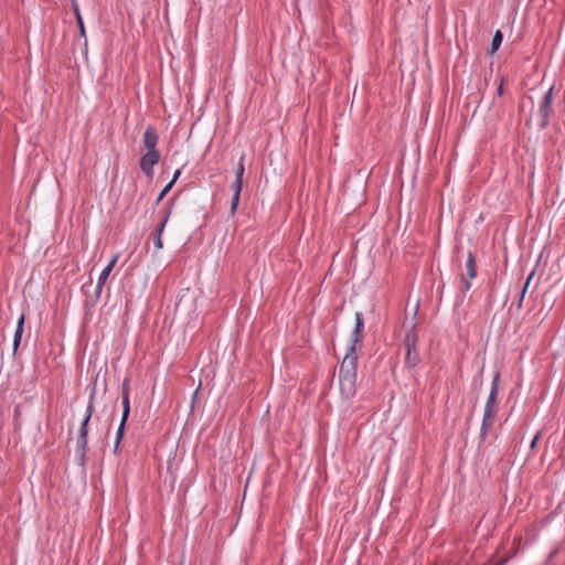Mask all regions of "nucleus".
<instances>
[{
  "label": "nucleus",
  "instance_id": "f8f14e48",
  "mask_svg": "<svg viewBox=\"0 0 565 565\" xmlns=\"http://www.w3.org/2000/svg\"><path fill=\"white\" fill-rule=\"evenodd\" d=\"M24 321H25V316L22 313L18 320L17 329H15L14 337H13V353L17 352V350L21 343V339H22V334H23V330H24Z\"/></svg>",
  "mask_w": 565,
  "mask_h": 565
},
{
  "label": "nucleus",
  "instance_id": "20e7f679",
  "mask_svg": "<svg viewBox=\"0 0 565 565\" xmlns=\"http://www.w3.org/2000/svg\"><path fill=\"white\" fill-rule=\"evenodd\" d=\"M363 330H364V317L362 312L355 313L354 329L351 334L350 345L347 349V353L358 354V351L362 349L363 342Z\"/></svg>",
  "mask_w": 565,
  "mask_h": 565
},
{
  "label": "nucleus",
  "instance_id": "9d476101",
  "mask_svg": "<svg viewBox=\"0 0 565 565\" xmlns=\"http://www.w3.org/2000/svg\"><path fill=\"white\" fill-rule=\"evenodd\" d=\"M130 379L125 377L121 384V399H122V413L120 423L127 424V420L130 415Z\"/></svg>",
  "mask_w": 565,
  "mask_h": 565
},
{
  "label": "nucleus",
  "instance_id": "dca6fc26",
  "mask_svg": "<svg viewBox=\"0 0 565 565\" xmlns=\"http://www.w3.org/2000/svg\"><path fill=\"white\" fill-rule=\"evenodd\" d=\"M502 41H503V33L500 30H497L492 38L491 47H490L489 53L494 54L499 50Z\"/></svg>",
  "mask_w": 565,
  "mask_h": 565
},
{
  "label": "nucleus",
  "instance_id": "39448f33",
  "mask_svg": "<svg viewBox=\"0 0 565 565\" xmlns=\"http://www.w3.org/2000/svg\"><path fill=\"white\" fill-rule=\"evenodd\" d=\"M477 276V264L475 254L469 250L467 255V262L465 265V273L460 275V291L466 294L470 288L471 284L468 279H473Z\"/></svg>",
  "mask_w": 565,
  "mask_h": 565
},
{
  "label": "nucleus",
  "instance_id": "0eeeda50",
  "mask_svg": "<svg viewBox=\"0 0 565 565\" xmlns=\"http://www.w3.org/2000/svg\"><path fill=\"white\" fill-rule=\"evenodd\" d=\"M88 444V427L87 422H82L79 433L76 440V454L79 458V465L84 467L86 465V451Z\"/></svg>",
  "mask_w": 565,
  "mask_h": 565
},
{
  "label": "nucleus",
  "instance_id": "ddd939ff",
  "mask_svg": "<svg viewBox=\"0 0 565 565\" xmlns=\"http://www.w3.org/2000/svg\"><path fill=\"white\" fill-rule=\"evenodd\" d=\"M110 273H111L110 268H106V267L100 273L99 278H98V282H97V286H96V290H95V297H94V300H93L94 303H96L98 301V299L100 298V295H102V291H103V287H104L105 282L107 281Z\"/></svg>",
  "mask_w": 565,
  "mask_h": 565
},
{
  "label": "nucleus",
  "instance_id": "f03ea898",
  "mask_svg": "<svg viewBox=\"0 0 565 565\" xmlns=\"http://www.w3.org/2000/svg\"><path fill=\"white\" fill-rule=\"evenodd\" d=\"M499 381H500V373L497 372L493 376L492 383H491V390L490 394L488 396L486 407H484V414L481 423L480 428V444L486 440V437L490 429L492 428L494 424V419L498 414V406H497V398H498V392H499Z\"/></svg>",
  "mask_w": 565,
  "mask_h": 565
},
{
  "label": "nucleus",
  "instance_id": "4be33fe9",
  "mask_svg": "<svg viewBox=\"0 0 565 565\" xmlns=\"http://www.w3.org/2000/svg\"><path fill=\"white\" fill-rule=\"evenodd\" d=\"M241 195L234 194L231 201V214L234 215L236 213L237 206L239 204Z\"/></svg>",
  "mask_w": 565,
  "mask_h": 565
},
{
  "label": "nucleus",
  "instance_id": "b1692460",
  "mask_svg": "<svg viewBox=\"0 0 565 565\" xmlns=\"http://www.w3.org/2000/svg\"><path fill=\"white\" fill-rule=\"evenodd\" d=\"M117 260H118V255L113 256V258L109 260V263L106 266V268H110V270H113V268L115 267Z\"/></svg>",
  "mask_w": 565,
  "mask_h": 565
},
{
  "label": "nucleus",
  "instance_id": "a878e982",
  "mask_svg": "<svg viewBox=\"0 0 565 565\" xmlns=\"http://www.w3.org/2000/svg\"><path fill=\"white\" fill-rule=\"evenodd\" d=\"M534 276H535V270H532V271L530 273V275L527 276V278H526V281H525V282L531 284V281L533 280Z\"/></svg>",
  "mask_w": 565,
  "mask_h": 565
},
{
  "label": "nucleus",
  "instance_id": "4468645a",
  "mask_svg": "<svg viewBox=\"0 0 565 565\" xmlns=\"http://www.w3.org/2000/svg\"><path fill=\"white\" fill-rule=\"evenodd\" d=\"M72 8H73V11H74V14L76 18V23L78 25L79 34L83 38H86V30H85L84 21H83V18H82V14L79 11V7H78L76 0H72Z\"/></svg>",
  "mask_w": 565,
  "mask_h": 565
},
{
  "label": "nucleus",
  "instance_id": "6ab92c4d",
  "mask_svg": "<svg viewBox=\"0 0 565 565\" xmlns=\"http://www.w3.org/2000/svg\"><path fill=\"white\" fill-rule=\"evenodd\" d=\"M174 184V180H171L162 190L161 192L159 193L157 200H156V203L158 204L159 202H161L163 200V198L169 193V191L172 189Z\"/></svg>",
  "mask_w": 565,
  "mask_h": 565
},
{
  "label": "nucleus",
  "instance_id": "7ed1b4c3",
  "mask_svg": "<svg viewBox=\"0 0 565 565\" xmlns=\"http://www.w3.org/2000/svg\"><path fill=\"white\" fill-rule=\"evenodd\" d=\"M418 334L415 331V324L412 323L409 330L404 338V348L406 350L404 363L407 369H414L420 361L419 353L416 349Z\"/></svg>",
  "mask_w": 565,
  "mask_h": 565
},
{
  "label": "nucleus",
  "instance_id": "a211bd4d",
  "mask_svg": "<svg viewBox=\"0 0 565 565\" xmlns=\"http://www.w3.org/2000/svg\"><path fill=\"white\" fill-rule=\"evenodd\" d=\"M244 172H245V153H242V156L239 157V161H238L236 171H235V179L239 178L243 180Z\"/></svg>",
  "mask_w": 565,
  "mask_h": 565
},
{
  "label": "nucleus",
  "instance_id": "423d86ee",
  "mask_svg": "<svg viewBox=\"0 0 565 565\" xmlns=\"http://www.w3.org/2000/svg\"><path fill=\"white\" fill-rule=\"evenodd\" d=\"M553 90H554V86H552L546 92V94L543 96V98L539 105V117H540L539 127L541 129H546L550 125V116L552 113V104H553Z\"/></svg>",
  "mask_w": 565,
  "mask_h": 565
},
{
  "label": "nucleus",
  "instance_id": "393cba45",
  "mask_svg": "<svg viewBox=\"0 0 565 565\" xmlns=\"http://www.w3.org/2000/svg\"><path fill=\"white\" fill-rule=\"evenodd\" d=\"M540 437H541V434H540V433H537V434L534 436L533 440L531 441L530 448H531L532 450L536 447V445H537V441H539Z\"/></svg>",
  "mask_w": 565,
  "mask_h": 565
},
{
  "label": "nucleus",
  "instance_id": "aec40b11",
  "mask_svg": "<svg viewBox=\"0 0 565 565\" xmlns=\"http://www.w3.org/2000/svg\"><path fill=\"white\" fill-rule=\"evenodd\" d=\"M231 189L233 190L234 194L241 195L243 189V180L239 178L235 179L231 185Z\"/></svg>",
  "mask_w": 565,
  "mask_h": 565
},
{
  "label": "nucleus",
  "instance_id": "f3484780",
  "mask_svg": "<svg viewBox=\"0 0 565 565\" xmlns=\"http://www.w3.org/2000/svg\"><path fill=\"white\" fill-rule=\"evenodd\" d=\"M125 429H126V424L120 423L119 427L117 429V433H116L115 452H117L119 449L120 441L122 440V438L125 436Z\"/></svg>",
  "mask_w": 565,
  "mask_h": 565
},
{
  "label": "nucleus",
  "instance_id": "412c9836",
  "mask_svg": "<svg viewBox=\"0 0 565 565\" xmlns=\"http://www.w3.org/2000/svg\"><path fill=\"white\" fill-rule=\"evenodd\" d=\"M529 286L530 284L525 282L520 291V297H519V300H518V303H516V308L518 309H521L522 308V302H523V299H524V296L529 289Z\"/></svg>",
  "mask_w": 565,
  "mask_h": 565
},
{
  "label": "nucleus",
  "instance_id": "9b49d317",
  "mask_svg": "<svg viewBox=\"0 0 565 565\" xmlns=\"http://www.w3.org/2000/svg\"><path fill=\"white\" fill-rule=\"evenodd\" d=\"M159 140L158 132L153 126H148L146 128V131L143 134V146L147 149V151H158L157 150V143Z\"/></svg>",
  "mask_w": 565,
  "mask_h": 565
},
{
  "label": "nucleus",
  "instance_id": "6e6552de",
  "mask_svg": "<svg viewBox=\"0 0 565 565\" xmlns=\"http://www.w3.org/2000/svg\"><path fill=\"white\" fill-rule=\"evenodd\" d=\"M159 160H160L159 151H147L140 159V168L142 170V172L147 177L152 178L153 167L159 162Z\"/></svg>",
  "mask_w": 565,
  "mask_h": 565
},
{
  "label": "nucleus",
  "instance_id": "5701e85b",
  "mask_svg": "<svg viewBox=\"0 0 565 565\" xmlns=\"http://www.w3.org/2000/svg\"><path fill=\"white\" fill-rule=\"evenodd\" d=\"M504 82H505V78H504V77H501L500 84H499V86H498V88H497V95H498V96H502V95H503V90H504V88H503V86H504Z\"/></svg>",
  "mask_w": 565,
  "mask_h": 565
},
{
  "label": "nucleus",
  "instance_id": "1a4fd4ad",
  "mask_svg": "<svg viewBox=\"0 0 565 565\" xmlns=\"http://www.w3.org/2000/svg\"><path fill=\"white\" fill-rule=\"evenodd\" d=\"M171 209H172V204H170L169 209L166 211L162 220L160 221V223L157 225L156 230L153 231V233L150 235V238L152 239V243H153V246L156 248V252L161 249L163 247V242H162V233L164 231V227H166V224L170 217V214H171Z\"/></svg>",
  "mask_w": 565,
  "mask_h": 565
},
{
  "label": "nucleus",
  "instance_id": "bb28decb",
  "mask_svg": "<svg viewBox=\"0 0 565 565\" xmlns=\"http://www.w3.org/2000/svg\"><path fill=\"white\" fill-rule=\"evenodd\" d=\"M180 174H181V170H180V169H178V170L174 172V175H173L172 180H174V182H175V181L178 180V178L180 177Z\"/></svg>",
  "mask_w": 565,
  "mask_h": 565
},
{
  "label": "nucleus",
  "instance_id": "2eb2a0df",
  "mask_svg": "<svg viewBox=\"0 0 565 565\" xmlns=\"http://www.w3.org/2000/svg\"><path fill=\"white\" fill-rule=\"evenodd\" d=\"M95 394H96V388L94 386L93 390H92V393L89 395V401H88V405H87V408H86V415H85V417L83 419V422H87V427L89 426V420H90L92 415H93V413L95 411V406H94V404H95Z\"/></svg>",
  "mask_w": 565,
  "mask_h": 565
},
{
  "label": "nucleus",
  "instance_id": "f257e3e1",
  "mask_svg": "<svg viewBox=\"0 0 565 565\" xmlns=\"http://www.w3.org/2000/svg\"><path fill=\"white\" fill-rule=\"evenodd\" d=\"M358 360V354L345 353L339 369L340 392L345 398H352L356 393Z\"/></svg>",
  "mask_w": 565,
  "mask_h": 565
}]
</instances>
